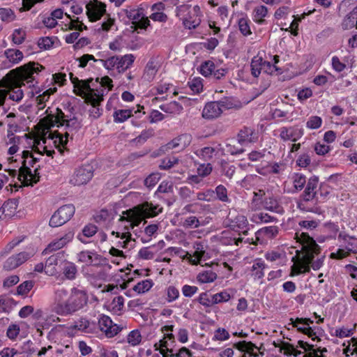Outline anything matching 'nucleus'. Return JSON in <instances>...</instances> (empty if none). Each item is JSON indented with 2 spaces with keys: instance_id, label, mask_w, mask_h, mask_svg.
Returning <instances> with one entry per match:
<instances>
[{
  "instance_id": "nucleus-1",
  "label": "nucleus",
  "mask_w": 357,
  "mask_h": 357,
  "mask_svg": "<svg viewBox=\"0 0 357 357\" xmlns=\"http://www.w3.org/2000/svg\"><path fill=\"white\" fill-rule=\"evenodd\" d=\"M43 67L38 63L29 62L15 70H10L0 81V106L4 104L8 90L11 92L9 98L19 102L23 98V91L20 88L25 83L33 86L35 75H38Z\"/></svg>"
},
{
  "instance_id": "nucleus-2",
  "label": "nucleus",
  "mask_w": 357,
  "mask_h": 357,
  "mask_svg": "<svg viewBox=\"0 0 357 357\" xmlns=\"http://www.w3.org/2000/svg\"><path fill=\"white\" fill-rule=\"evenodd\" d=\"M296 238L301 245V250L296 251L292 257L294 262L291 271L294 275L308 273L312 268L319 270L324 264V255H320V247L308 234L296 232Z\"/></svg>"
},
{
  "instance_id": "nucleus-3",
  "label": "nucleus",
  "mask_w": 357,
  "mask_h": 357,
  "mask_svg": "<svg viewBox=\"0 0 357 357\" xmlns=\"http://www.w3.org/2000/svg\"><path fill=\"white\" fill-rule=\"evenodd\" d=\"M22 158L24 160L22 165L17 172L16 169H8V174L11 177H15L17 175L18 179L23 183L24 185H33L39 181V168L37 166L34 169H31V167H34V165L39 160L38 158L35 157L33 153L29 151H24L22 153Z\"/></svg>"
},
{
  "instance_id": "nucleus-4",
  "label": "nucleus",
  "mask_w": 357,
  "mask_h": 357,
  "mask_svg": "<svg viewBox=\"0 0 357 357\" xmlns=\"http://www.w3.org/2000/svg\"><path fill=\"white\" fill-rule=\"evenodd\" d=\"M162 211V208L159 205L145 202L123 211L119 221L130 222V227L133 229L135 227H137L143 220L153 218Z\"/></svg>"
},
{
  "instance_id": "nucleus-5",
  "label": "nucleus",
  "mask_w": 357,
  "mask_h": 357,
  "mask_svg": "<svg viewBox=\"0 0 357 357\" xmlns=\"http://www.w3.org/2000/svg\"><path fill=\"white\" fill-rule=\"evenodd\" d=\"M65 114L61 109L57 108L54 114H49L41 119L40 124L43 130H49L54 126H66L67 130L65 132L64 135L66 139L61 134H58L59 143L64 146L67 142V138L70 134L73 135V131H75L79 127V123L75 118L67 120L65 119Z\"/></svg>"
},
{
  "instance_id": "nucleus-6",
  "label": "nucleus",
  "mask_w": 357,
  "mask_h": 357,
  "mask_svg": "<svg viewBox=\"0 0 357 357\" xmlns=\"http://www.w3.org/2000/svg\"><path fill=\"white\" fill-rule=\"evenodd\" d=\"M70 76L74 84V92L79 96L84 97L93 106L95 111L94 116H99L100 113L97 107L103 100V93L91 87L94 86L93 79L80 81L77 77H73V73H70Z\"/></svg>"
},
{
  "instance_id": "nucleus-7",
  "label": "nucleus",
  "mask_w": 357,
  "mask_h": 357,
  "mask_svg": "<svg viewBox=\"0 0 357 357\" xmlns=\"http://www.w3.org/2000/svg\"><path fill=\"white\" fill-rule=\"evenodd\" d=\"M200 8L199 6L192 7L183 4L176 8V15L183 21V26L189 29H195L201 23Z\"/></svg>"
},
{
  "instance_id": "nucleus-8",
  "label": "nucleus",
  "mask_w": 357,
  "mask_h": 357,
  "mask_svg": "<svg viewBox=\"0 0 357 357\" xmlns=\"http://www.w3.org/2000/svg\"><path fill=\"white\" fill-rule=\"evenodd\" d=\"M135 59V56L132 54H125L123 56H113L107 59H100V61L107 70H113L116 68L119 73L125 72L130 68Z\"/></svg>"
},
{
  "instance_id": "nucleus-9",
  "label": "nucleus",
  "mask_w": 357,
  "mask_h": 357,
  "mask_svg": "<svg viewBox=\"0 0 357 357\" xmlns=\"http://www.w3.org/2000/svg\"><path fill=\"white\" fill-rule=\"evenodd\" d=\"M88 296L86 291L73 288L70 292L69 298L66 303L64 315L71 314L86 305Z\"/></svg>"
},
{
  "instance_id": "nucleus-10",
  "label": "nucleus",
  "mask_w": 357,
  "mask_h": 357,
  "mask_svg": "<svg viewBox=\"0 0 357 357\" xmlns=\"http://www.w3.org/2000/svg\"><path fill=\"white\" fill-rule=\"evenodd\" d=\"M123 11L135 28L146 29L150 25V20L146 16L145 7L142 4L137 7L129 6Z\"/></svg>"
},
{
  "instance_id": "nucleus-11",
  "label": "nucleus",
  "mask_w": 357,
  "mask_h": 357,
  "mask_svg": "<svg viewBox=\"0 0 357 357\" xmlns=\"http://www.w3.org/2000/svg\"><path fill=\"white\" fill-rule=\"evenodd\" d=\"M75 211L73 204H66L61 206L51 217L50 225L57 227L67 222L74 215Z\"/></svg>"
},
{
  "instance_id": "nucleus-12",
  "label": "nucleus",
  "mask_w": 357,
  "mask_h": 357,
  "mask_svg": "<svg viewBox=\"0 0 357 357\" xmlns=\"http://www.w3.org/2000/svg\"><path fill=\"white\" fill-rule=\"evenodd\" d=\"M70 293L63 287H59L54 293V311L60 315H64L66 303L69 298Z\"/></svg>"
},
{
  "instance_id": "nucleus-13",
  "label": "nucleus",
  "mask_w": 357,
  "mask_h": 357,
  "mask_svg": "<svg viewBox=\"0 0 357 357\" xmlns=\"http://www.w3.org/2000/svg\"><path fill=\"white\" fill-rule=\"evenodd\" d=\"M98 326L107 337H113L117 335L123 327L114 324L109 317L101 315L98 319Z\"/></svg>"
},
{
  "instance_id": "nucleus-14",
  "label": "nucleus",
  "mask_w": 357,
  "mask_h": 357,
  "mask_svg": "<svg viewBox=\"0 0 357 357\" xmlns=\"http://www.w3.org/2000/svg\"><path fill=\"white\" fill-rule=\"evenodd\" d=\"M86 15L91 22L100 19L106 11V6L98 0L90 1L86 6Z\"/></svg>"
},
{
  "instance_id": "nucleus-15",
  "label": "nucleus",
  "mask_w": 357,
  "mask_h": 357,
  "mask_svg": "<svg viewBox=\"0 0 357 357\" xmlns=\"http://www.w3.org/2000/svg\"><path fill=\"white\" fill-rule=\"evenodd\" d=\"M303 130L297 126H284L280 128V138L283 142H296L303 137Z\"/></svg>"
},
{
  "instance_id": "nucleus-16",
  "label": "nucleus",
  "mask_w": 357,
  "mask_h": 357,
  "mask_svg": "<svg viewBox=\"0 0 357 357\" xmlns=\"http://www.w3.org/2000/svg\"><path fill=\"white\" fill-rule=\"evenodd\" d=\"M93 175V172L90 167H82L75 170L70 178V182L74 185H84L92 178Z\"/></svg>"
},
{
  "instance_id": "nucleus-17",
  "label": "nucleus",
  "mask_w": 357,
  "mask_h": 357,
  "mask_svg": "<svg viewBox=\"0 0 357 357\" xmlns=\"http://www.w3.org/2000/svg\"><path fill=\"white\" fill-rule=\"evenodd\" d=\"M31 255L26 252H22L17 255H12L8 258L3 264V269L6 271L13 270L31 257Z\"/></svg>"
},
{
  "instance_id": "nucleus-18",
  "label": "nucleus",
  "mask_w": 357,
  "mask_h": 357,
  "mask_svg": "<svg viewBox=\"0 0 357 357\" xmlns=\"http://www.w3.org/2000/svg\"><path fill=\"white\" fill-rule=\"evenodd\" d=\"M73 232L68 231L62 237L54 239L50 242L46 248L43 250V253L46 255L63 248L73 239Z\"/></svg>"
},
{
  "instance_id": "nucleus-19",
  "label": "nucleus",
  "mask_w": 357,
  "mask_h": 357,
  "mask_svg": "<svg viewBox=\"0 0 357 357\" xmlns=\"http://www.w3.org/2000/svg\"><path fill=\"white\" fill-rule=\"evenodd\" d=\"M192 136L190 134H181L174 138L166 145L167 149H176L178 151L184 150L192 142Z\"/></svg>"
},
{
  "instance_id": "nucleus-20",
  "label": "nucleus",
  "mask_w": 357,
  "mask_h": 357,
  "mask_svg": "<svg viewBox=\"0 0 357 357\" xmlns=\"http://www.w3.org/2000/svg\"><path fill=\"white\" fill-rule=\"evenodd\" d=\"M292 324L294 327H296L298 331L307 335L312 340H314L317 336L316 333L310 326L313 323L310 319L308 318H296V319H291Z\"/></svg>"
},
{
  "instance_id": "nucleus-21",
  "label": "nucleus",
  "mask_w": 357,
  "mask_h": 357,
  "mask_svg": "<svg viewBox=\"0 0 357 357\" xmlns=\"http://www.w3.org/2000/svg\"><path fill=\"white\" fill-rule=\"evenodd\" d=\"M173 330V325H167L162 327L161 331L164 333L163 338L155 343V345H158L159 347H173L175 344V337L172 333Z\"/></svg>"
},
{
  "instance_id": "nucleus-22",
  "label": "nucleus",
  "mask_w": 357,
  "mask_h": 357,
  "mask_svg": "<svg viewBox=\"0 0 357 357\" xmlns=\"http://www.w3.org/2000/svg\"><path fill=\"white\" fill-rule=\"evenodd\" d=\"M220 103L213 101L206 103L202 110V117L207 120L217 119L222 114Z\"/></svg>"
},
{
  "instance_id": "nucleus-23",
  "label": "nucleus",
  "mask_w": 357,
  "mask_h": 357,
  "mask_svg": "<svg viewBox=\"0 0 357 357\" xmlns=\"http://www.w3.org/2000/svg\"><path fill=\"white\" fill-rule=\"evenodd\" d=\"M238 143L243 146L248 143H254L257 140V134L255 130L248 127H244L237 135Z\"/></svg>"
},
{
  "instance_id": "nucleus-24",
  "label": "nucleus",
  "mask_w": 357,
  "mask_h": 357,
  "mask_svg": "<svg viewBox=\"0 0 357 357\" xmlns=\"http://www.w3.org/2000/svg\"><path fill=\"white\" fill-rule=\"evenodd\" d=\"M78 261L87 266H96L100 263V257L95 252L82 251L77 255Z\"/></svg>"
},
{
  "instance_id": "nucleus-25",
  "label": "nucleus",
  "mask_w": 357,
  "mask_h": 357,
  "mask_svg": "<svg viewBox=\"0 0 357 357\" xmlns=\"http://www.w3.org/2000/svg\"><path fill=\"white\" fill-rule=\"evenodd\" d=\"M160 68L159 63L154 59H151L147 63L143 75V78L148 82L152 81Z\"/></svg>"
},
{
  "instance_id": "nucleus-26",
  "label": "nucleus",
  "mask_w": 357,
  "mask_h": 357,
  "mask_svg": "<svg viewBox=\"0 0 357 357\" xmlns=\"http://www.w3.org/2000/svg\"><path fill=\"white\" fill-rule=\"evenodd\" d=\"M228 220L230 221L231 226L234 228L243 229L247 227L248 222L247 218L241 214H236L234 213H229L228 215Z\"/></svg>"
},
{
  "instance_id": "nucleus-27",
  "label": "nucleus",
  "mask_w": 357,
  "mask_h": 357,
  "mask_svg": "<svg viewBox=\"0 0 357 357\" xmlns=\"http://www.w3.org/2000/svg\"><path fill=\"white\" fill-rule=\"evenodd\" d=\"M318 185V178L312 177L308 180L307 186L303 193V199L306 202L312 200L316 195V189Z\"/></svg>"
},
{
  "instance_id": "nucleus-28",
  "label": "nucleus",
  "mask_w": 357,
  "mask_h": 357,
  "mask_svg": "<svg viewBox=\"0 0 357 357\" xmlns=\"http://www.w3.org/2000/svg\"><path fill=\"white\" fill-rule=\"evenodd\" d=\"M278 234V227L276 226L265 227L259 229L255 235L256 239L259 240L260 238H275Z\"/></svg>"
},
{
  "instance_id": "nucleus-29",
  "label": "nucleus",
  "mask_w": 357,
  "mask_h": 357,
  "mask_svg": "<svg viewBox=\"0 0 357 357\" xmlns=\"http://www.w3.org/2000/svg\"><path fill=\"white\" fill-rule=\"evenodd\" d=\"M338 239L342 241L345 248L349 252L357 253V238L348 235L340 234Z\"/></svg>"
},
{
  "instance_id": "nucleus-30",
  "label": "nucleus",
  "mask_w": 357,
  "mask_h": 357,
  "mask_svg": "<svg viewBox=\"0 0 357 357\" xmlns=\"http://www.w3.org/2000/svg\"><path fill=\"white\" fill-rule=\"evenodd\" d=\"M193 248L195 252L192 256L190 255L189 260L192 264L197 265L204 255L205 250L203 243L201 242H195Z\"/></svg>"
},
{
  "instance_id": "nucleus-31",
  "label": "nucleus",
  "mask_w": 357,
  "mask_h": 357,
  "mask_svg": "<svg viewBox=\"0 0 357 357\" xmlns=\"http://www.w3.org/2000/svg\"><path fill=\"white\" fill-rule=\"evenodd\" d=\"M72 329H76L79 331H82L84 333H91L94 328V324L91 323L86 318H80L77 321H76L73 326L70 327Z\"/></svg>"
},
{
  "instance_id": "nucleus-32",
  "label": "nucleus",
  "mask_w": 357,
  "mask_h": 357,
  "mask_svg": "<svg viewBox=\"0 0 357 357\" xmlns=\"http://www.w3.org/2000/svg\"><path fill=\"white\" fill-rule=\"evenodd\" d=\"M18 207V201L15 199H10L6 201L1 208L3 213H5V216L11 217L15 214Z\"/></svg>"
},
{
  "instance_id": "nucleus-33",
  "label": "nucleus",
  "mask_w": 357,
  "mask_h": 357,
  "mask_svg": "<svg viewBox=\"0 0 357 357\" xmlns=\"http://www.w3.org/2000/svg\"><path fill=\"white\" fill-rule=\"evenodd\" d=\"M62 271L65 278L68 280H74L77 273V269L75 264L68 261L62 263Z\"/></svg>"
},
{
  "instance_id": "nucleus-34",
  "label": "nucleus",
  "mask_w": 357,
  "mask_h": 357,
  "mask_svg": "<svg viewBox=\"0 0 357 357\" xmlns=\"http://www.w3.org/2000/svg\"><path fill=\"white\" fill-rule=\"evenodd\" d=\"M58 264V259L56 255L50 256L45 261V273L48 275H55L58 271L56 265Z\"/></svg>"
},
{
  "instance_id": "nucleus-35",
  "label": "nucleus",
  "mask_w": 357,
  "mask_h": 357,
  "mask_svg": "<svg viewBox=\"0 0 357 357\" xmlns=\"http://www.w3.org/2000/svg\"><path fill=\"white\" fill-rule=\"evenodd\" d=\"M124 306V298L122 296H118L113 298L108 305V309L114 314H119Z\"/></svg>"
},
{
  "instance_id": "nucleus-36",
  "label": "nucleus",
  "mask_w": 357,
  "mask_h": 357,
  "mask_svg": "<svg viewBox=\"0 0 357 357\" xmlns=\"http://www.w3.org/2000/svg\"><path fill=\"white\" fill-rule=\"evenodd\" d=\"M264 60L261 56H255L250 63L251 73L255 77H257L263 71Z\"/></svg>"
},
{
  "instance_id": "nucleus-37",
  "label": "nucleus",
  "mask_w": 357,
  "mask_h": 357,
  "mask_svg": "<svg viewBox=\"0 0 357 357\" xmlns=\"http://www.w3.org/2000/svg\"><path fill=\"white\" fill-rule=\"evenodd\" d=\"M266 268L265 263L261 259H257L254 261L252 266V275L255 279H261L264 277V270Z\"/></svg>"
},
{
  "instance_id": "nucleus-38",
  "label": "nucleus",
  "mask_w": 357,
  "mask_h": 357,
  "mask_svg": "<svg viewBox=\"0 0 357 357\" xmlns=\"http://www.w3.org/2000/svg\"><path fill=\"white\" fill-rule=\"evenodd\" d=\"M342 26L347 29L356 26L357 29V6L344 19Z\"/></svg>"
},
{
  "instance_id": "nucleus-39",
  "label": "nucleus",
  "mask_w": 357,
  "mask_h": 357,
  "mask_svg": "<svg viewBox=\"0 0 357 357\" xmlns=\"http://www.w3.org/2000/svg\"><path fill=\"white\" fill-rule=\"evenodd\" d=\"M133 109H118L114 112V120L116 123H123L132 116Z\"/></svg>"
},
{
  "instance_id": "nucleus-40",
  "label": "nucleus",
  "mask_w": 357,
  "mask_h": 357,
  "mask_svg": "<svg viewBox=\"0 0 357 357\" xmlns=\"http://www.w3.org/2000/svg\"><path fill=\"white\" fill-rule=\"evenodd\" d=\"M268 14V8L265 6H259L255 8L253 11V20L258 24H262L264 22V17Z\"/></svg>"
},
{
  "instance_id": "nucleus-41",
  "label": "nucleus",
  "mask_w": 357,
  "mask_h": 357,
  "mask_svg": "<svg viewBox=\"0 0 357 357\" xmlns=\"http://www.w3.org/2000/svg\"><path fill=\"white\" fill-rule=\"evenodd\" d=\"M217 274L211 270H207L200 272L197 276V280L200 283H209L215 280Z\"/></svg>"
},
{
  "instance_id": "nucleus-42",
  "label": "nucleus",
  "mask_w": 357,
  "mask_h": 357,
  "mask_svg": "<svg viewBox=\"0 0 357 357\" xmlns=\"http://www.w3.org/2000/svg\"><path fill=\"white\" fill-rule=\"evenodd\" d=\"M160 108L163 112L171 114H178L183 109L182 106L176 101H172L167 104L162 105L160 106Z\"/></svg>"
},
{
  "instance_id": "nucleus-43",
  "label": "nucleus",
  "mask_w": 357,
  "mask_h": 357,
  "mask_svg": "<svg viewBox=\"0 0 357 357\" xmlns=\"http://www.w3.org/2000/svg\"><path fill=\"white\" fill-rule=\"evenodd\" d=\"M7 59L13 63L20 62L23 58V54L18 50L8 49L5 51Z\"/></svg>"
},
{
  "instance_id": "nucleus-44",
  "label": "nucleus",
  "mask_w": 357,
  "mask_h": 357,
  "mask_svg": "<svg viewBox=\"0 0 357 357\" xmlns=\"http://www.w3.org/2000/svg\"><path fill=\"white\" fill-rule=\"evenodd\" d=\"M142 339V337L139 330H133L127 335V342L132 347L139 345Z\"/></svg>"
},
{
  "instance_id": "nucleus-45",
  "label": "nucleus",
  "mask_w": 357,
  "mask_h": 357,
  "mask_svg": "<svg viewBox=\"0 0 357 357\" xmlns=\"http://www.w3.org/2000/svg\"><path fill=\"white\" fill-rule=\"evenodd\" d=\"M215 150L213 147L206 146L195 152L197 155L204 160H210L215 155Z\"/></svg>"
},
{
  "instance_id": "nucleus-46",
  "label": "nucleus",
  "mask_w": 357,
  "mask_h": 357,
  "mask_svg": "<svg viewBox=\"0 0 357 357\" xmlns=\"http://www.w3.org/2000/svg\"><path fill=\"white\" fill-rule=\"evenodd\" d=\"M152 286L153 282L151 280H144L135 285L133 290L139 294H143L148 291Z\"/></svg>"
},
{
  "instance_id": "nucleus-47",
  "label": "nucleus",
  "mask_w": 357,
  "mask_h": 357,
  "mask_svg": "<svg viewBox=\"0 0 357 357\" xmlns=\"http://www.w3.org/2000/svg\"><path fill=\"white\" fill-rule=\"evenodd\" d=\"M214 192L215 195H216L215 199L217 198L218 200L222 202H229L230 200L227 195V190L224 185H218L215 188Z\"/></svg>"
},
{
  "instance_id": "nucleus-48",
  "label": "nucleus",
  "mask_w": 357,
  "mask_h": 357,
  "mask_svg": "<svg viewBox=\"0 0 357 357\" xmlns=\"http://www.w3.org/2000/svg\"><path fill=\"white\" fill-rule=\"evenodd\" d=\"M214 70L215 64L211 61H204L200 66V73L205 77L211 76Z\"/></svg>"
},
{
  "instance_id": "nucleus-49",
  "label": "nucleus",
  "mask_w": 357,
  "mask_h": 357,
  "mask_svg": "<svg viewBox=\"0 0 357 357\" xmlns=\"http://www.w3.org/2000/svg\"><path fill=\"white\" fill-rule=\"evenodd\" d=\"M225 151L231 155H237L243 153L244 149L237 141H232L226 145Z\"/></svg>"
},
{
  "instance_id": "nucleus-50",
  "label": "nucleus",
  "mask_w": 357,
  "mask_h": 357,
  "mask_svg": "<svg viewBox=\"0 0 357 357\" xmlns=\"http://www.w3.org/2000/svg\"><path fill=\"white\" fill-rule=\"evenodd\" d=\"M251 221L255 222L257 224L261 222H272L274 219L273 217H271L267 213H259L253 214L251 217Z\"/></svg>"
},
{
  "instance_id": "nucleus-51",
  "label": "nucleus",
  "mask_w": 357,
  "mask_h": 357,
  "mask_svg": "<svg viewBox=\"0 0 357 357\" xmlns=\"http://www.w3.org/2000/svg\"><path fill=\"white\" fill-rule=\"evenodd\" d=\"M197 199L200 201L212 202L215 199V192L208 189L204 192H200L197 194Z\"/></svg>"
},
{
  "instance_id": "nucleus-52",
  "label": "nucleus",
  "mask_w": 357,
  "mask_h": 357,
  "mask_svg": "<svg viewBox=\"0 0 357 357\" xmlns=\"http://www.w3.org/2000/svg\"><path fill=\"white\" fill-rule=\"evenodd\" d=\"M26 38V32L22 29H15L12 35V40L16 45L22 44Z\"/></svg>"
},
{
  "instance_id": "nucleus-53",
  "label": "nucleus",
  "mask_w": 357,
  "mask_h": 357,
  "mask_svg": "<svg viewBox=\"0 0 357 357\" xmlns=\"http://www.w3.org/2000/svg\"><path fill=\"white\" fill-rule=\"evenodd\" d=\"M231 296L227 291H222L219 293H217L213 295L214 305L218 304L220 303L227 302L230 300Z\"/></svg>"
},
{
  "instance_id": "nucleus-54",
  "label": "nucleus",
  "mask_w": 357,
  "mask_h": 357,
  "mask_svg": "<svg viewBox=\"0 0 357 357\" xmlns=\"http://www.w3.org/2000/svg\"><path fill=\"white\" fill-rule=\"evenodd\" d=\"M112 234L116 235V237H121V238L123 240V241L122 243L119 242V244L121 245L122 248H127L128 247V244H129L130 241H131V236H132L131 234L128 231H126V232H123L121 234L119 232L112 231Z\"/></svg>"
},
{
  "instance_id": "nucleus-55",
  "label": "nucleus",
  "mask_w": 357,
  "mask_h": 357,
  "mask_svg": "<svg viewBox=\"0 0 357 357\" xmlns=\"http://www.w3.org/2000/svg\"><path fill=\"white\" fill-rule=\"evenodd\" d=\"M198 302L207 307H211L214 305L213 296L210 297V296L206 293L204 292L199 294L198 297Z\"/></svg>"
},
{
  "instance_id": "nucleus-56",
  "label": "nucleus",
  "mask_w": 357,
  "mask_h": 357,
  "mask_svg": "<svg viewBox=\"0 0 357 357\" xmlns=\"http://www.w3.org/2000/svg\"><path fill=\"white\" fill-rule=\"evenodd\" d=\"M199 225V220L195 216L188 217L182 223V226L185 228H197Z\"/></svg>"
},
{
  "instance_id": "nucleus-57",
  "label": "nucleus",
  "mask_w": 357,
  "mask_h": 357,
  "mask_svg": "<svg viewBox=\"0 0 357 357\" xmlns=\"http://www.w3.org/2000/svg\"><path fill=\"white\" fill-rule=\"evenodd\" d=\"M178 163V159L175 157L166 158L161 161L159 167L161 169H169Z\"/></svg>"
},
{
  "instance_id": "nucleus-58",
  "label": "nucleus",
  "mask_w": 357,
  "mask_h": 357,
  "mask_svg": "<svg viewBox=\"0 0 357 357\" xmlns=\"http://www.w3.org/2000/svg\"><path fill=\"white\" fill-rule=\"evenodd\" d=\"M234 347L242 351H245L248 352H251V351H253L255 349H257V347L252 344V342H245V341H241L238 343H236L234 344Z\"/></svg>"
},
{
  "instance_id": "nucleus-59",
  "label": "nucleus",
  "mask_w": 357,
  "mask_h": 357,
  "mask_svg": "<svg viewBox=\"0 0 357 357\" xmlns=\"http://www.w3.org/2000/svg\"><path fill=\"white\" fill-rule=\"evenodd\" d=\"M33 287V282L30 280L25 281L20 284L17 288V292L19 295L26 294Z\"/></svg>"
},
{
  "instance_id": "nucleus-60",
  "label": "nucleus",
  "mask_w": 357,
  "mask_h": 357,
  "mask_svg": "<svg viewBox=\"0 0 357 357\" xmlns=\"http://www.w3.org/2000/svg\"><path fill=\"white\" fill-rule=\"evenodd\" d=\"M190 89L195 93H199L202 91L203 84L202 79L199 77L193 78L190 82H188Z\"/></svg>"
},
{
  "instance_id": "nucleus-61",
  "label": "nucleus",
  "mask_w": 357,
  "mask_h": 357,
  "mask_svg": "<svg viewBox=\"0 0 357 357\" xmlns=\"http://www.w3.org/2000/svg\"><path fill=\"white\" fill-rule=\"evenodd\" d=\"M248 20L245 17H242L238 20V26L239 30L244 36H248L251 34V31L250 29V26L248 24Z\"/></svg>"
},
{
  "instance_id": "nucleus-62",
  "label": "nucleus",
  "mask_w": 357,
  "mask_h": 357,
  "mask_svg": "<svg viewBox=\"0 0 357 357\" xmlns=\"http://www.w3.org/2000/svg\"><path fill=\"white\" fill-rule=\"evenodd\" d=\"M322 120L317 116H311L306 123V126L310 129H317L321 127Z\"/></svg>"
},
{
  "instance_id": "nucleus-63",
  "label": "nucleus",
  "mask_w": 357,
  "mask_h": 357,
  "mask_svg": "<svg viewBox=\"0 0 357 357\" xmlns=\"http://www.w3.org/2000/svg\"><path fill=\"white\" fill-rule=\"evenodd\" d=\"M144 305V303L139 298L132 299L128 303V307L132 311L142 310Z\"/></svg>"
},
{
  "instance_id": "nucleus-64",
  "label": "nucleus",
  "mask_w": 357,
  "mask_h": 357,
  "mask_svg": "<svg viewBox=\"0 0 357 357\" xmlns=\"http://www.w3.org/2000/svg\"><path fill=\"white\" fill-rule=\"evenodd\" d=\"M264 208L269 210V211H275L278 206V204L275 199L273 197H266L263 202Z\"/></svg>"
}]
</instances>
